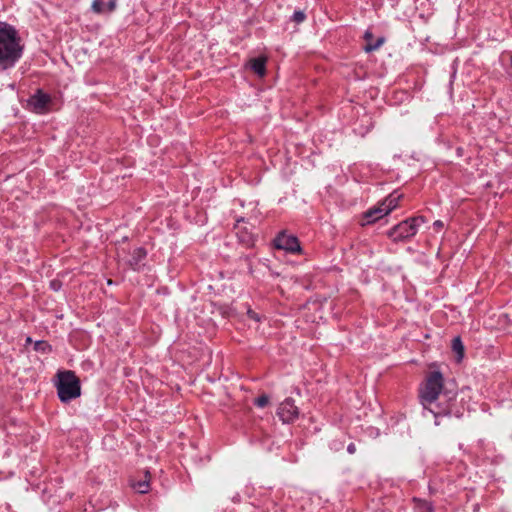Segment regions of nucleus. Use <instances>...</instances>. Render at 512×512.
Here are the masks:
<instances>
[{
	"mask_svg": "<svg viewBox=\"0 0 512 512\" xmlns=\"http://www.w3.org/2000/svg\"><path fill=\"white\" fill-rule=\"evenodd\" d=\"M21 51L16 31L11 26L0 24V64L4 68L12 66Z\"/></svg>",
	"mask_w": 512,
	"mask_h": 512,
	"instance_id": "1",
	"label": "nucleus"
},
{
	"mask_svg": "<svg viewBox=\"0 0 512 512\" xmlns=\"http://www.w3.org/2000/svg\"><path fill=\"white\" fill-rule=\"evenodd\" d=\"M55 385L59 399L64 403L81 395L80 379L73 371H59L56 375Z\"/></svg>",
	"mask_w": 512,
	"mask_h": 512,
	"instance_id": "2",
	"label": "nucleus"
},
{
	"mask_svg": "<svg viewBox=\"0 0 512 512\" xmlns=\"http://www.w3.org/2000/svg\"><path fill=\"white\" fill-rule=\"evenodd\" d=\"M444 386L443 375L439 371L429 372L420 388L421 403L425 408L437 400Z\"/></svg>",
	"mask_w": 512,
	"mask_h": 512,
	"instance_id": "3",
	"label": "nucleus"
},
{
	"mask_svg": "<svg viewBox=\"0 0 512 512\" xmlns=\"http://www.w3.org/2000/svg\"><path fill=\"white\" fill-rule=\"evenodd\" d=\"M425 223V218L422 216L412 217L405 221L400 222L394 226L389 232L388 236L394 241H402L414 236L421 224Z\"/></svg>",
	"mask_w": 512,
	"mask_h": 512,
	"instance_id": "4",
	"label": "nucleus"
},
{
	"mask_svg": "<svg viewBox=\"0 0 512 512\" xmlns=\"http://www.w3.org/2000/svg\"><path fill=\"white\" fill-rule=\"evenodd\" d=\"M273 246L285 253H303L298 238L294 235L286 234L284 231L280 232L273 240Z\"/></svg>",
	"mask_w": 512,
	"mask_h": 512,
	"instance_id": "5",
	"label": "nucleus"
},
{
	"mask_svg": "<svg viewBox=\"0 0 512 512\" xmlns=\"http://www.w3.org/2000/svg\"><path fill=\"white\" fill-rule=\"evenodd\" d=\"M277 415L283 423H292L299 416V409L292 398H286L277 409Z\"/></svg>",
	"mask_w": 512,
	"mask_h": 512,
	"instance_id": "6",
	"label": "nucleus"
},
{
	"mask_svg": "<svg viewBox=\"0 0 512 512\" xmlns=\"http://www.w3.org/2000/svg\"><path fill=\"white\" fill-rule=\"evenodd\" d=\"M50 101L51 98L48 94L38 90L37 93L29 99L28 105L35 113L43 114L48 111Z\"/></svg>",
	"mask_w": 512,
	"mask_h": 512,
	"instance_id": "7",
	"label": "nucleus"
},
{
	"mask_svg": "<svg viewBox=\"0 0 512 512\" xmlns=\"http://www.w3.org/2000/svg\"><path fill=\"white\" fill-rule=\"evenodd\" d=\"M403 195H397L395 196L394 193L390 194L388 197H386L381 203V207L384 210V213L388 215L391 211H393L395 208H397L399 201L402 199Z\"/></svg>",
	"mask_w": 512,
	"mask_h": 512,
	"instance_id": "8",
	"label": "nucleus"
},
{
	"mask_svg": "<svg viewBox=\"0 0 512 512\" xmlns=\"http://www.w3.org/2000/svg\"><path fill=\"white\" fill-rule=\"evenodd\" d=\"M267 58L264 56L253 58L249 61L250 68L259 76L264 77L266 74Z\"/></svg>",
	"mask_w": 512,
	"mask_h": 512,
	"instance_id": "9",
	"label": "nucleus"
},
{
	"mask_svg": "<svg viewBox=\"0 0 512 512\" xmlns=\"http://www.w3.org/2000/svg\"><path fill=\"white\" fill-rule=\"evenodd\" d=\"M237 236L241 243L245 246L250 247L254 243V236L251 232H249L246 227L240 225V221H238L236 225Z\"/></svg>",
	"mask_w": 512,
	"mask_h": 512,
	"instance_id": "10",
	"label": "nucleus"
},
{
	"mask_svg": "<svg viewBox=\"0 0 512 512\" xmlns=\"http://www.w3.org/2000/svg\"><path fill=\"white\" fill-rule=\"evenodd\" d=\"M364 39L367 42V44L364 46V51L367 53L377 50L385 41L384 37H380L375 42H372L373 34L369 30L365 32Z\"/></svg>",
	"mask_w": 512,
	"mask_h": 512,
	"instance_id": "11",
	"label": "nucleus"
},
{
	"mask_svg": "<svg viewBox=\"0 0 512 512\" xmlns=\"http://www.w3.org/2000/svg\"><path fill=\"white\" fill-rule=\"evenodd\" d=\"M384 216H386V214L384 213V210L379 204L377 207L371 208L367 212H365L364 218L367 219V221L362 225L374 223L375 221L383 218Z\"/></svg>",
	"mask_w": 512,
	"mask_h": 512,
	"instance_id": "12",
	"label": "nucleus"
},
{
	"mask_svg": "<svg viewBox=\"0 0 512 512\" xmlns=\"http://www.w3.org/2000/svg\"><path fill=\"white\" fill-rule=\"evenodd\" d=\"M115 8V0H110L109 3L106 5L101 0H94L92 3V9L96 13H102L105 11H112Z\"/></svg>",
	"mask_w": 512,
	"mask_h": 512,
	"instance_id": "13",
	"label": "nucleus"
},
{
	"mask_svg": "<svg viewBox=\"0 0 512 512\" xmlns=\"http://www.w3.org/2000/svg\"><path fill=\"white\" fill-rule=\"evenodd\" d=\"M452 350L456 354L457 362H461L464 357V345L460 337H456L452 341Z\"/></svg>",
	"mask_w": 512,
	"mask_h": 512,
	"instance_id": "14",
	"label": "nucleus"
},
{
	"mask_svg": "<svg viewBox=\"0 0 512 512\" xmlns=\"http://www.w3.org/2000/svg\"><path fill=\"white\" fill-rule=\"evenodd\" d=\"M149 478L150 473L148 471L145 472V480L139 481L137 483H133V487L139 492V493H146L149 490Z\"/></svg>",
	"mask_w": 512,
	"mask_h": 512,
	"instance_id": "15",
	"label": "nucleus"
},
{
	"mask_svg": "<svg viewBox=\"0 0 512 512\" xmlns=\"http://www.w3.org/2000/svg\"><path fill=\"white\" fill-rule=\"evenodd\" d=\"M34 350L42 354H48L52 351V347L46 341H36L34 342Z\"/></svg>",
	"mask_w": 512,
	"mask_h": 512,
	"instance_id": "16",
	"label": "nucleus"
},
{
	"mask_svg": "<svg viewBox=\"0 0 512 512\" xmlns=\"http://www.w3.org/2000/svg\"><path fill=\"white\" fill-rule=\"evenodd\" d=\"M254 402L258 407L263 408L270 403V397L266 394H262L256 398Z\"/></svg>",
	"mask_w": 512,
	"mask_h": 512,
	"instance_id": "17",
	"label": "nucleus"
},
{
	"mask_svg": "<svg viewBox=\"0 0 512 512\" xmlns=\"http://www.w3.org/2000/svg\"><path fill=\"white\" fill-rule=\"evenodd\" d=\"M306 16L302 11H296L293 14V20L297 23H301L305 20Z\"/></svg>",
	"mask_w": 512,
	"mask_h": 512,
	"instance_id": "18",
	"label": "nucleus"
},
{
	"mask_svg": "<svg viewBox=\"0 0 512 512\" xmlns=\"http://www.w3.org/2000/svg\"><path fill=\"white\" fill-rule=\"evenodd\" d=\"M247 314H248V316L251 319H253V320L257 321V322L260 321V318H259L258 314L255 313L254 311H252L251 309H248Z\"/></svg>",
	"mask_w": 512,
	"mask_h": 512,
	"instance_id": "19",
	"label": "nucleus"
},
{
	"mask_svg": "<svg viewBox=\"0 0 512 512\" xmlns=\"http://www.w3.org/2000/svg\"><path fill=\"white\" fill-rule=\"evenodd\" d=\"M433 227L436 231H438L444 227V223L440 220H437L433 223Z\"/></svg>",
	"mask_w": 512,
	"mask_h": 512,
	"instance_id": "20",
	"label": "nucleus"
},
{
	"mask_svg": "<svg viewBox=\"0 0 512 512\" xmlns=\"http://www.w3.org/2000/svg\"><path fill=\"white\" fill-rule=\"evenodd\" d=\"M421 509L423 508V512L427 511V512H431L432 511V508L431 506L426 503V502H421Z\"/></svg>",
	"mask_w": 512,
	"mask_h": 512,
	"instance_id": "21",
	"label": "nucleus"
},
{
	"mask_svg": "<svg viewBox=\"0 0 512 512\" xmlns=\"http://www.w3.org/2000/svg\"><path fill=\"white\" fill-rule=\"evenodd\" d=\"M347 450H348V452H349V453H351V454H352V453H354V452L356 451V447H355V445H354V444H350V445L348 446Z\"/></svg>",
	"mask_w": 512,
	"mask_h": 512,
	"instance_id": "22",
	"label": "nucleus"
},
{
	"mask_svg": "<svg viewBox=\"0 0 512 512\" xmlns=\"http://www.w3.org/2000/svg\"><path fill=\"white\" fill-rule=\"evenodd\" d=\"M147 253H148V252H147L146 250H144L143 248H139V250H138V254H139V256H141V255H146Z\"/></svg>",
	"mask_w": 512,
	"mask_h": 512,
	"instance_id": "23",
	"label": "nucleus"
},
{
	"mask_svg": "<svg viewBox=\"0 0 512 512\" xmlns=\"http://www.w3.org/2000/svg\"><path fill=\"white\" fill-rule=\"evenodd\" d=\"M33 341H32V338L31 337H27L26 338V344H31Z\"/></svg>",
	"mask_w": 512,
	"mask_h": 512,
	"instance_id": "24",
	"label": "nucleus"
},
{
	"mask_svg": "<svg viewBox=\"0 0 512 512\" xmlns=\"http://www.w3.org/2000/svg\"><path fill=\"white\" fill-rule=\"evenodd\" d=\"M130 266H131L133 269H135V265H134V263L130 262Z\"/></svg>",
	"mask_w": 512,
	"mask_h": 512,
	"instance_id": "25",
	"label": "nucleus"
},
{
	"mask_svg": "<svg viewBox=\"0 0 512 512\" xmlns=\"http://www.w3.org/2000/svg\"><path fill=\"white\" fill-rule=\"evenodd\" d=\"M510 63H511V66H512V55L510 56Z\"/></svg>",
	"mask_w": 512,
	"mask_h": 512,
	"instance_id": "26",
	"label": "nucleus"
}]
</instances>
